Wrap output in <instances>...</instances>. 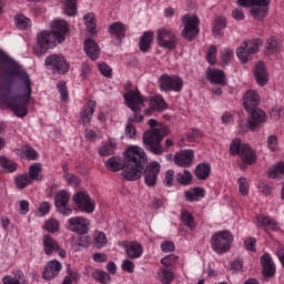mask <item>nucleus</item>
<instances>
[{
  "label": "nucleus",
  "mask_w": 284,
  "mask_h": 284,
  "mask_svg": "<svg viewBox=\"0 0 284 284\" xmlns=\"http://www.w3.org/2000/svg\"><path fill=\"white\" fill-rule=\"evenodd\" d=\"M271 116L273 119H278L280 116H284V108L281 105H275L272 110H271Z\"/></svg>",
  "instance_id": "obj_60"
},
{
  "label": "nucleus",
  "mask_w": 284,
  "mask_h": 284,
  "mask_svg": "<svg viewBox=\"0 0 284 284\" xmlns=\"http://www.w3.org/2000/svg\"><path fill=\"white\" fill-rule=\"evenodd\" d=\"M175 181L180 185H190L192 183V173L187 170H184L182 173H176Z\"/></svg>",
  "instance_id": "obj_45"
},
{
  "label": "nucleus",
  "mask_w": 284,
  "mask_h": 284,
  "mask_svg": "<svg viewBox=\"0 0 284 284\" xmlns=\"http://www.w3.org/2000/svg\"><path fill=\"white\" fill-rule=\"evenodd\" d=\"M263 45V41L261 39L247 40L244 42V45L237 48L236 54L242 63H247L250 61L251 54H256L258 52V48Z\"/></svg>",
  "instance_id": "obj_9"
},
{
  "label": "nucleus",
  "mask_w": 284,
  "mask_h": 284,
  "mask_svg": "<svg viewBox=\"0 0 284 284\" xmlns=\"http://www.w3.org/2000/svg\"><path fill=\"white\" fill-rule=\"evenodd\" d=\"M194 161V151L185 150L174 155V163L180 168H190Z\"/></svg>",
  "instance_id": "obj_25"
},
{
  "label": "nucleus",
  "mask_w": 284,
  "mask_h": 284,
  "mask_svg": "<svg viewBox=\"0 0 284 284\" xmlns=\"http://www.w3.org/2000/svg\"><path fill=\"white\" fill-rule=\"evenodd\" d=\"M225 28H227V19L216 17L212 29L213 37H223V30H225Z\"/></svg>",
  "instance_id": "obj_35"
},
{
  "label": "nucleus",
  "mask_w": 284,
  "mask_h": 284,
  "mask_svg": "<svg viewBox=\"0 0 284 284\" xmlns=\"http://www.w3.org/2000/svg\"><path fill=\"white\" fill-rule=\"evenodd\" d=\"M165 187L174 185V170H168L163 180Z\"/></svg>",
  "instance_id": "obj_55"
},
{
  "label": "nucleus",
  "mask_w": 284,
  "mask_h": 284,
  "mask_svg": "<svg viewBox=\"0 0 284 284\" xmlns=\"http://www.w3.org/2000/svg\"><path fill=\"white\" fill-rule=\"evenodd\" d=\"M124 101L132 112L139 113L145 108L144 103L148 102V99H144L139 90H129L124 94Z\"/></svg>",
  "instance_id": "obj_14"
},
{
  "label": "nucleus",
  "mask_w": 284,
  "mask_h": 284,
  "mask_svg": "<svg viewBox=\"0 0 284 284\" xmlns=\"http://www.w3.org/2000/svg\"><path fill=\"white\" fill-rule=\"evenodd\" d=\"M40 216H45L50 212V204L48 202H42L38 209Z\"/></svg>",
  "instance_id": "obj_64"
},
{
  "label": "nucleus",
  "mask_w": 284,
  "mask_h": 284,
  "mask_svg": "<svg viewBox=\"0 0 284 284\" xmlns=\"http://www.w3.org/2000/svg\"><path fill=\"white\" fill-rule=\"evenodd\" d=\"M72 201L80 212H85L87 214L94 212V201H92L88 192H75L72 196Z\"/></svg>",
  "instance_id": "obj_11"
},
{
  "label": "nucleus",
  "mask_w": 284,
  "mask_h": 284,
  "mask_svg": "<svg viewBox=\"0 0 284 284\" xmlns=\"http://www.w3.org/2000/svg\"><path fill=\"white\" fill-rule=\"evenodd\" d=\"M234 243V236L230 231H219L211 236V247L216 254H226Z\"/></svg>",
  "instance_id": "obj_7"
},
{
  "label": "nucleus",
  "mask_w": 284,
  "mask_h": 284,
  "mask_svg": "<svg viewBox=\"0 0 284 284\" xmlns=\"http://www.w3.org/2000/svg\"><path fill=\"white\" fill-rule=\"evenodd\" d=\"M207 80L214 85H227L223 70L207 69Z\"/></svg>",
  "instance_id": "obj_26"
},
{
  "label": "nucleus",
  "mask_w": 284,
  "mask_h": 284,
  "mask_svg": "<svg viewBox=\"0 0 284 284\" xmlns=\"http://www.w3.org/2000/svg\"><path fill=\"white\" fill-rule=\"evenodd\" d=\"M282 45L283 44H281V41H278V39L271 37L266 40L265 52L266 54H276V52H281Z\"/></svg>",
  "instance_id": "obj_34"
},
{
  "label": "nucleus",
  "mask_w": 284,
  "mask_h": 284,
  "mask_svg": "<svg viewBox=\"0 0 284 284\" xmlns=\"http://www.w3.org/2000/svg\"><path fill=\"white\" fill-rule=\"evenodd\" d=\"M181 220L184 223V225L190 230H194V227H196V222L194 221V216H192V213L189 212L187 210L182 211Z\"/></svg>",
  "instance_id": "obj_42"
},
{
  "label": "nucleus",
  "mask_w": 284,
  "mask_h": 284,
  "mask_svg": "<svg viewBox=\"0 0 284 284\" xmlns=\"http://www.w3.org/2000/svg\"><path fill=\"white\" fill-rule=\"evenodd\" d=\"M84 52L92 61H97V59H99V54H101V49L94 40L87 39L84 41Z\"/></svg>",
  "instance_id": "obj_28"
},
{
  "label": "nucleus",
  "mask_w": 284,
  "mask_h": 284,
  "mask_svg": "<svg viewBox=\"0 0 284 284\" xmlns=\"http://www.w3.org/2000/svg\"><path fill=\"white\" fill-rule=\"evenodd\" d=\"M42 243H43L44 254H47V256H52V254L57 252L61 258H65L67 256L65 251L61 248V246L59 245V242L52 239V236L48 234L43 235Z\"/></svg>",
  "instance_id": "obj_17"
},
{
  "label": "nucleus",
  "mask_w": 284,
  "mask_h": 284,
  "mask_svg": "<svg viewBox=\"0 0 284 284\" xmlns=\"http://www.w3.org/2000/svg\"><path fill=\"white\" fill-rule=\"evenodd\" d=\"M261 104V95H258V91L256 90H248L245 92L243 97V105L246 112H252L256 110Z\"/></svg>",
  "instance_id": "obj_20"
},
{
  "label": "nucleus",
  "mask_w": 284,
  "mask_h": 284,
  "mask_svg": "<svg viewBox=\"0 0 284 284\" xmlns=\"http://www.w3.org/2000/svg\"><path fill=\"white\" fill-rule=\"evenodd\" d=\"M148 125L152 128L149 131H145L143 134V143L145 145V149L151 152V154H155V156H161L165 152V149H163V145L161 143L163 142V139L170 134V129L168 126H160L159 122L154 119H150L148 121Z\"/></svg>",
  "instance_id": "obj_4"
},
{
  "label": "nucleus",
  "mask_w": 284,
  "mask_h": 284,
  "mask_svg": "<svg viewBox=\"0 0 284 284\" xmlns=\"http://www.w3.org/2000/svg\"><path fill=\"white\" fill-rule=\"evenodd\" d=\"M125 135L129 139H134V136H136V129L134 128V125H132V122H129L125 126Z\"/></svg>",
  "instance_id": "obj_61"
},
{
  "label": "nucleus",
  "mask_w": 284,
  "mask_h": 284,
  "mask_svg": "<svg viewBox=\"0 0 284 284\" xmlns=\"http://www.w3.org/2000/svg\"><path fill=\"white\" fill-rule=\"evenodd\" d=\"M210 172H212V166L210 164L200 163L195 168V176L199 181H206V179H210Z\"/></svg>",
  "instance_id": "obj_33"
},
{
  "label": "nucleus",
  "mask_w": 284,
  "mask_h": 284,
  "mask_svg": "<svg viewBox=\"0 0 284 284\" xmlns=\"http://www.w3.org/2000/svg\"><path fill=\"white\" fill-rule=\"evenodd\" d=\"M85 26L90 34H97V23L94 22V13H87L83 17Z\"/></svg>",
  "instance_id": "obj_47"
},
{
  "label": "nucleus",
  "mask_w": 284,
  "mask_h": 284,
  "mask_svg": "<svg viewBox=\"0 0 284 284\" xmlns=\"http://www.w3.org/2000/svg\"><path fill=\"white\" fill-rule=\"evenodd\" d=\"M61 267H63L59 261L51 260L47 263L43 272H42V278L45 281H52V278H57L59 276V272H61Z\"/></svg>",
  "instance_id": "obj_23"
},
{
  "label": "nucleus",
  "mask_w": 284,
  "mask_h": 284,
  "mask_svg": "<svg viewBox=\"0 0 284 284\" xmlns=\"http://www.w3.org/2000/svg\"><path fill=\"white\" fill-rule=\"evenodd\" d=\"M115 150H116V143L106 142L100 148L99 155L100 156H111V154H114Z\"/></svg>",
  "instance_id": "obj_46"
},
{
  "label": "nucleus",
  "mask_w": 284,
  "mask_h": 284,
  "mask_svg": "<svg viewBox=\"0 0 284 284\" xmlns=\"http://www.w3.org/2000/svg\"><path fill=\"white\" fill-rule=\"evenodd\" d=\"M123 272H129V274H134V262L130 260H124L122 263Z\"/></svg>",
  "instance_id": "obj_59"
},
{
  "label": "nucleus",
  "mask_w": 284,
  "mask_h": 284,
  "mask_svg": "<svg viewBox=\"0 0 284 284\" xmlns=\"http://www.w3.org/2000/svg\"><path fill=\"white\" fill-rule=\"evenodd\" d=\"M158 278L162 284H171L172 281H174V274L172 273V271L165 267H161L158 271Z\"/></svg>",
  "instance_id": "obj_39"
},
{
  "label": "nucleus",
  "mask_w": 284,
  "mask_h": 284,
  "mask_svg": "<svg viewBox=\"0 0 284 284\" xmlns=\"http://www.w3.org/2000/svg\"><path fill=\"white\" fill-rule=\"evenodd\" d=\"M124 250L129 258H141L143 255V246L139 242L126 243Z\"/></svg>",
  "instance_id": "obj_27"
},
{
  "label": "nucleus",
  "mask_w": 284,
  "mask_h": 284,
  "mask_svg": "<svg viewBox=\"0 0 284 284\" xmlns=\"http://www.w3.org/2000/svg\"><path fill=\"white\" fill-rule=\"evenodd\" d=\"M232 57H234V51L230 50V49H225L222 52V65H227V63H230V59H232Z\"/></svg>",
  "instance_id": "obj_57"
},
{
  "label": "nucleus",
  "mask_w": 284,
  "mask_h": 284,
  "mask_svg": "<svg viewBox=\"0 0 284 284\" xmlns=\"http://www.w3.org/2000/svg\"><path fill=\"white\" fill-rule=\"evenodd\" d=\"M182 23L184 26L182 37H184V39H190V41H192V39H196V36L199 34V17L185 14L182 18Z\"/></svg>",
  "instance_id": "obj_13"
},
{
  "label": "nucleus",
  "mask_w": 284,
  "mask_h": 284,
  "mask_svg": "<svg viewBox=\"0 0 284 284\" xmlns=\"http://www.w3.org/2000/svg\"><path fill=\"white\" fill-rule=\"evenodd\" d=\"M203 136V132L199 129H191L186 133V139L190 143L196 141V139H201Z\"/></svg>",
  "instance_id": "obj_53"
},
{
  "label": "nucleus",
  "mask_w": 284,
  "mask_h": 284,
  "mask_svg": "<svg viewBox=\"0 0 284 284\" xmlns=\"http://www.w3.org/2000/svg\"><path fill=\"white\" fill-rule=\"evenodd\" d=\"M18 83L20 95L6 98V103L14 112L16 116H28V103L32 99V80L30 74L6 52L0 50V92L10 94Z\"/></svg>",
  "instance_id": "obj_1"
},
{
  "label": "nucleus",
  "mask_w": 284,
  "mask_h": 284,
  "mask_svg": "<svg viewBox=\"0 0 284 284\" xmlns=\"http://www.w3.org/2000/svg\"><path fill=\"white\" fill-rule=\"evenodd\" d=\"M124 163L119 156L106 160L105 166L110 172H119L123 170L122 175L126 181H139L143 174L148 155L140 146H131L124 152Z\"/></svg>",
  "instance_id": "obj_2"
},
{
  "label": "nucleus",
  "mask_w": 284,
  "mask_h": 284,
  "mask_svg": "<svg viewBox=\"0 0 284 284\" xmlns=\"http://www.w3.org/2000/svg\"><path fill=\"white\" fill-rule=\"evenodd\" d=\"M14 23L19 30H28L30 28V19L26 16H16Z\"/></svg>",
  "instance_id": "obj_49"
},
{
  "label": "nucleus",
  "mask_w": 284,
  "mask_h": 284,
  "mask_svg": "<svg viewBox=\"0 0 284 284\" xmlns=\"http://www.w3.org/2000/svg\"><path fill=\"white\" fill-rule=\"evenodd\" d=\"M3 284H26V275L23 272L17 271L14 276L7 275L2 278Z\"/></svg>",
  "instance_id": "obj_37"
},
{
  "label": "nucleus",
  "mask_w": 284,
  "mask_h": 284,
  "mask_svg": "<svg viewBox=\"0 0 284 284\" xmlns=\"http://www.w3.org/2000/svg\"><path fill=\"white\" fill-rule=\"evenodd\" d=\"M99 70L103 77H112V68H110V65L102 63L99 65Z\"/></svg>",
  "instance_id": "obj_63"
},
{
  "label": "nucleus",
  "mask_w": 284,
  "mask_h": 284,
  "mask_svg": "<svg viewBox=\"0 0 284 284\" xmlns=\"http://www.w3.org/2000/svg\"><path fill=\"white\" fill-rule=\"evenodd\" d=\"M258 190L261 192V194H263L264 196H270L272 194V185L270 184H266V183H262L260 186H258Z\"/></svg>",
  "instance_id": "obj_62"
},
{
  "label": "nucleus",
  "mask_w": 284,
  "mask_h": 284,
  "mask_svg": "<svg viewBox=\"0 0 284 284\" xmlns=\"http://www.w3.org/2000/svg\"><path fill=\"white\" fill-rule=\"evenodd\" d=\"M90 221L85 217L77 216L69 219V230L75 232V234H88Z\"/></svg>",
  "instance_id": "obj_21"
},
{
  "label": "nucleus",
  "mask_w": 284,
  "mask_h": 284,
  "mask_svg": "<svg viewBox=\"0 0 284 284\" xmlns=\"http://www.w3.org/2000/svg\"><path fill=\"white\" fill-rule=\"evenodd\" d=\"M70 203V193L65 190L59 191L54 196V205L62 216H70L72 214V210L68 206Z\"/></svg>",
  "instance_id": "obj_15"
},
{
  "label": "nucleus",
  "mask_w": 284,
  "mask_h": 284,
  "mask_svg": "<svg viewBox=\"0 0 284 284\" xmlns=\"http://www.w3.org/2000/svg\"><path fill=\"white\" fill-rule=\"evenodd\" d=\"M239 192L241 196H247L250 194V183H247V179L242 176L237 179Z\"/></svg>",
  "instance_id": "obj_48"
},
{
  "label": "nucleus",
  "mask_w": 284,
  "mask_h": 284,
  "mask_svg": "<svg viewBox=\"0 0 284 284\" xmlns=\"http://www.w3.org/2000/svg\"><path fill=\"white\" fill-rule=\"evenodd\" d=\"M16 153L18 156H20V159H28V161H37V159H39V153L30 145H24L21 149H17Z\"/></svg>",
  "instance_id": "obj_30"
},
{
  "label": "nucleus",
  "mask_w": 284,
  "mask_h": 284,
  "mask_svg": "<svg viewBox=\"0 0 284 284\" xmlns=\"http://www.w3.org/2000/svg\"><path fill=\"white\" fill-rule=\"evenodd\" d=\"M45 65L57 74H68L70 70V64L65 61V58L59 54L47 57Z\"/></svg>",
  "instance_id": "obj_12"
},
{
  "label": "nucleus",
  "mask_w": 284,
  "mask_h": 284,
  "mask_svg": "<svg viewBox=\"0 0 284 284\" xmlns=\"http://www.w3.org/2000/svg\"><path fill=\"white\" fill-rule=\"evenodd\" d=\"M245 248L248 252H256V239L248 237L244 241Z\"/></svg>",
  "instance_id": "obj_58"
},
{
  "label": "nucleus",
  "mask_w": 284,
  "mask_h": 284,
  "mask_svg": "<svg viewBox=\"0 0 284 284\" xmlns=\"http://www.w3.org/2000/svg\"><path fill=\"white\" fill-rule=\"evenodd\" d=\"M94 110H97V101L90 100L80 112L79 123L84 125V128L90 125L92 123V116H94Z\"/></svg>",
  "instance_id": "obj_22"
},
{
  "label": "nucleus",
  "mask_w": 284,
  "mask_h": 284,
  "mask_svg": "<svg viewBox=\"0 0 284 284\" xmlns=\"http://www.w3.org/2000/svg\"><path fill=\"white\" fill-rule=\"evenodd\" d=\"M158 84L162 92H181L183 90V79L168 73L159 78Z\"/></svg>",
  "instance_id": "obj_8"
},
{
  "label": "nucleus",
  "mask_w": 284,
  "mask_h": 284,
  "mask_svg": "<svg viewBox=\"0 0 284 284\" xmlns=\"http://www.w3.org/2000/svg\"><path fill=\"white\" fill-rule=\"evenodd\" d=\"M62 9L67 17L77 16V0H62Z\"/></svg>",
  "instance_id": "obj_40"
},
{
  "label": "nucleus",
  "mask_w": 284,
  "mask_h": 284,
  "mask_svg": "<svg viewBox=\"0 0 284 284\" xmlns=\"http://www.w3.org/2000/svg\"><path fill=\"white\" fill-rule=\"evenodd\" d=\"M254 78L256 80L257 85L263 88V85H267V81H270V73L265 68L264 62H257L254 69Z\"/></svg>",
  "instance_id": "obj_24"
},
{
  "label": "nucleus",
  "mask_w": 284,
  "mask_h": 284,
  "mask_svg": "<svg viewBox=\"0 0 284 284\" xmlns=\"http://www.w3.org/2000/svg\"><path fill=\"white\" fill-rule=\"evenodd\" d=\"M93 278L101 284H108L111 281L110 275L105 271H95L93 273Z\"/></svg>",
  "instance_id": "obj_50"
},
{
  "label": "nucleus",
  "mask_w": 284,
  "mask_h": 284,
  "mask_svg": "<svg viewBox=\"0 0 284 284\" xmlns=\"http://www.w3.org/2000/svg\"><path fill=\"white\" fill-rule=\"evenodd\" d=\"M149 104L155 112H163V110H168V103H165V100L161 95L150 98Z\"/></svg>",
  "instance_id": "obj_36"
},
{
  "label": "nucleus",
  "mask_w": 284,
  "mask_h": 284,
  "mask_svg": "<svg viewBox=\"0 0 284 284\" xmlns=\"http://www.w3.org/2000/svg\"><path fill=\"white\" fill-rule=\"evenodd\" d=\"M260 263L262 267V274L264 278H274L276 274V264H274V260H272V256L270 253H264L260 257Z\"/></svg>",
  "instance_id": "obj_18"
},
{
  "label": "nucleus",
  "mask_w": 284,
  "mask_h": 284,
  "mask_svg": "<svg viewBox=\"0 0 284 284\" xmlns=\"http://www.w3.org/2000/svg\"><path fill=\"white\" fill-rule=\"evenodd\" d=\"M44 230L47 232H50L51 234H54L59 230V222L57 219H50L44 223Z\"/></svg>",
  "instance_id": "obj_51"
},
{
  "label": "nucleus",
  "mask_w": 284,
  "mask_h": 284,
  "mask_svg": "<svg viewBox=\"0 0 284 284\" xmlns=\"http://www.w3.org/2000/svg\"><path fill=\"white\" fill-rule=\"evenodd\" d=\"M159 172H161V164L156 161L146 165L143 171L144 183L148 187H154L156 181H159Z\"/></svg>",
  "instance_id": "obj_16"
},
{
  "label": "nucleus",
  "mask_w": 284,
  "mask_h": 284,
  "mask_svg": "<svg viewBox=\"0 0 284 284\" xmlns=\"http://www.w3.org/2000/svg\"><path fill=\"white\" fill-rule=\"evenodd\" d=\"M0 168L6 170V172H17L18 164L17 162L7 159L6 156H0Z\"/></svg>",
  "instance_id": "obj_41"
},
{
  "label": "nucleus",
  "mask_w": 284,
  "mask_h": 284,
  "mask_svg": "<svg viewBox=\"0 0 284 284\" xmlns=\"http://www.w3.org/2000/svg\"><path fill=\"white\" fill-rule=\"evenodd\" d=\"M152 41H154V32L145 31L139 43L141 52H148L152 48Z\"/></svg>",
  "instance_id": "obj_31"
},
{
  "label": "nucleus",
  "mask_w": 284,
  "mask_h": 284,
  "mask_svg": "<svg viewBox=\"0 0 284 284\" xmlns=\"http://www.w3.org/2000/svg\"><path fill=\"white\" fill-rule=\"evenodd\" d=\"M93 243L97 250H101L102 247H105V245H108V237L105 236V233L101 231L95 232L93 237Z\"/></svg>",
  "instance_id": "obj_44"
},
{
  "label": "nucleus",
  "mask_w": 284,
  "mask_h": 284,
  "mask_svg": "<svg viewBox=\"0 0 284 284\" xmlns=\"http://www.w3.org/2000/svg\"><path fill=\"white\" fill-rule=\"evenodd\" d=\"M57 88L60 92L61 101L68 102L70 95H68V87L65 85L64 81H60L57 84Z\"/></svg>",
  "instance_id": "obj_52"
},
{
  "label": "nucleus",
  "mask_w": 284,
  "mask_h": 284,
  "mask_svg": "<svg viewBox=\"0 0 284 284\" xmlns=\"http://www.w3.org/2000/svg\"><path fill=\"white\" fill-rule=\"evenodd\" d=\"M268 179H283L284 176V162L275 165L267 171Z\"/></svg>",
  "instance_id": "obj_43"
},
{
  "label": "nucleus",
  "mask_w": 284,
  "mask_h": 284,
  "mask_svg": "<svg viewBox=\"0 0 284 284\" xmlns=\"http://www.w3.org/2000/svg\"><path fill=\"white\" fill-rule=\"evenodd\" d=\"M65 34H68V22L55 20L51 23V31L44 30L37 34V44L42 52H48V50L57 48V41L63 43Z\"/></svg>",
  "instance_id": "obj_3"
},
{
  "label": "nucleus",
  "mask_w": 284,
  "mask_h": 284,
  "mask_svg": "<svg viewBox=\"0 0 284 284\" xmlns=\"http://www.w3.org/2000/svg\"><path fill=\"white\" fill-rule=\"evenodd\" d=\"M32 180L28 175V173L19 174L14 178V184L18 190H26L28 185H32Z\"/></svg>",
  "instance_id": "obj_38"
},
{
  "label": "nucleus",
  "mask_w": 284,
  "mask_h": 284,
  "mask_svg": "<svg viewBox=\"0 0 284 284\" xmlns=\"http://www.w3.org/2000/svg\"><path fill=\"white\" fill-rule=\"evenodd\" d=\"M42 172H43V166L41 165V163H34L31 166H29L28 176L32 183H34V181H42L43 180Z\"/></svg>",
  "instance_id": "obj_32"
},
{
  "label": "nucleus",
  "mask_w": 284,
  "mask_h": 284,
  "mask_svg": "<svg viewBox=\"0 0 284 284\" xmlns=\"http://www.w3.org/2000/svg\"><path fill=\"white\" fill-rule=\"evenodd\" d=\"M125 30H128V28L122 22H113L109 26L110 34L115 37L118 41H123V39H125Z\"/></svg>",
  "instance_id": "obj_29"
},
{
  "label": "nucleus",
  "mask_w": 284,
  "mask_h": 284,
  "mask_svg": "<svg viewBox=\"0 0 284 284\" xmlns=\"http://www.w3.org/2000/svg\"><path fill=\"white\" fill-rule=\"evenodd\" d=\"M237 6L241 8H251V16L256 19V21H263L270 12L271 0H236Z\"/></svg>",
  "instance_id": "obj_6"
},
{
  "label": "nucleus",
  "mask_w": 284,
  "mask_h": 284,
  "mask_svg": "<svg viewBox=\"0 0 284 284\" xmlns=\"http://www.w3.org/2000/svg\"><path fill=\"white\" fill-rule=\"evenodd\" d=\"M229 152L232 156L240 155L246 165H254L256 163V151L250 144H242L239 139L232 141Z\"/></svg>",
  "instance_id": "obj_5"
},
{
  "label": "nucleus",
  "mask_w": 284,
  "mask_h": 284,
  "mask_svg": "<svg viewBox=\"0 0 284 284\" xmlns=\"http://www.w3.org/2000/svg\"><path fill=\"white\" fill-rule=\"evenodd\" d=\"M216 45L212 44L209 48V52L206 53V60L207 63H210L211 65H214V63H216Z\"/></svg>",
  "instance_id": "obj_54"
},
{
  "label": "nucleus",
  "mask_w": 284,
  "mask_h": 284,
  "mask_svg": "<svg viewBox=\"0 0 284 284\" xmlns=\"http://www.w3.org/2000/svg\"><path fill=\"white\" fill-rule=\"evenodd\" d=\"M156 41L160 48H164V50H174L176 48V33L168 28H161L156 33Z\"/></svg>",
  "instance_id": "obj_10"
},
{
  "label": "nucleus",
  "mask_w": 284,
  "mask_h": 284,
  "mask_svg": "<svg viewBox=\"0 0 284 284\" xmlns=\"http://www.w3.org/2000/svg\"><path fill=\"white\" fill-rule=\"evenodd\" d=\"M247 112L251 115V118L248 119L251 132H256V130H261V124L267 121V114L258 108H255L252 111Z\"/></svg>",
  "instance_id": "obj_19"
},
{
  "label": "nucleus",
  "mask_w": 284,
  "mask_h": 284,
  "mask_svg": "<svg viewBox=\"0 0 284 284\" xmlns=\"http://www.w3.org/2000/svg\"><path fill=\"white\" fill-rule=\"evenodd\" d=\"M271 219L272 217H270V216L258 215L256 217V225H257V227H268Z\"/></svg>",
  "instance_id": "obj_56"
}]
</instances>
